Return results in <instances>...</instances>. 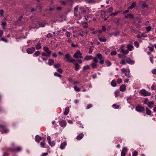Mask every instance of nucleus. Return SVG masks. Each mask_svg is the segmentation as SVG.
Wrapping results in <instances>:
<instances>
[{
  "instance_id": "nucleus-17",
  "label": "nucleus",
  "mask_w": 156,
  "mask_h": 156,
  "mask_svg": "<svg viewBox=\"0 0 156 156\" xmlns=\"http://www.w3.org/2000/svg\"><path fill=\"white\" fill-rule=\"evenodd\" d=\"M42 139L41 137L38 135H37L35 136V140L37 142H39Z\"/></svg>"
},
{
  "instance_id": "nucleus-27",
  "label": "nucleus",
  "mask_w": 156,
  "mask_h": 156,
  "mask_svg": "<svg viewBox=\"0 0 156 156\" xmlns=\"http://www.w3.org/2000/svg\"><path fill=\"white\" fill-rule=\"evenodd\" d=\"M41 54V52L39 51H36L33 54V56H38Z\"/></svg>"
},
{
  "instance_id": "nucleus-48",
  "label": "nucleus",
  "mask_w": 156,
  "mask_h": 156,
  "mask_svg": "<svg viewBox=\"0 0 156 156\" xmlns=\"http://www.w3.org/2000/svg\"><path fill=\"white\" fill-rule=\"evenodd\" d=\"M48 143L52 147L54 146L55 144V143L53 141L52 142H50V141H49Z\"/></svg>"
},
{
  "instance_id": "nucleus-37",
  "label": "nucleus",
  "mask_w": 156,
  "mask_h": 156,
  "mask_svg": "<svg viewBox=\"0 0 156 156\" xmlns=\"http://www.w3.org/2000/svg\"><path fill=\"white\" fill-rule=\"evenodd\" d=\"M54 75L56 76H57L60 78H61L62 77V75L57 72H55L54 73Z\"/></svg>"
},
{
  "instance_id": "nucleus-64",
  "label": "nucleus",
  "mask_w": 156,
  "mask_h": 156,
  "mask_svg": "<svg viewBox=\"0 0 156 156\" xmlns=\"http://www.w3.org/2000/svg\"><path fill=\"white\" fill-rule=\"evenodd\" d=\"M151 72L154 74H156V69H153L151 71Z\"/></svg>"
},
{
  "instance_id": "nucleus-6",
  "label": "nucleus",
  "mask_w": 156,
  "mask_h": 156,
  "mask_svg": "<svg viewBox=\"0 0 156 156\" xmlns=\"http://www.w3.org/2000/svg\"><path fill=\"white\" fill-rule=\"evenodd\" d=\"M35 47H32L30 48H28L26 49L27 52L29 54H32L35 51Z\"/></svg>"
},
{
  "instance_id": "nucleus-28",
  "label": "nucleus",
  "mask_w": 156,
  "mask_h": 156,
  "mask_svg": "<svg viewBox=\"0 0 156 156\" xmlns=\"http://www.w3.org/2000/svg\"><path fill=\"white\" fill-rule=\"evenodd\" d=\"M96 57L97 58H98L100 60H101L103 58V56L101 54H98L96 55Z\"/></svg>"
},
{
  "instance_id": "nucleus-20",
  "label": "nucleus",
  "mask_w": 156,
  "mask_h": 156,
  "mask_svg": "<svg viewBox=\"0 0 156 156\" xmlns=\"http://www.w3.org/2000/svg\"><path fill=\"white\" fill-rule=\"evenodd\" d=\"M125 76L128 78L130 77V74L129 69H128L127 71L125 73Z\"/></svg>"
},
{
  "instance_id": "nucleus-51",
  "label": "nucleus",
  "mask_w": 156,
  "mask_h": 156,
  "mask_svg": "<svg viewBox=\"0 0 156 156\" xmlns=\"http://www.w3.org/2000/svg\"><path fill=\"white\" fill-rule=\"evenodd\" d=\"M0 40H2V41H3L6 43L8 42V40L5 39V38L1 37L0 39Z\"/></svg>"
},
{
  "instance_id": "nucleus-61",
  "label": "nucleus",
  "mask_w": 156,
  "mask_h": 156,
  "mask_svg": "<svg viewBox=\"0 0 156 156\" xmlns=\"http://www.w3.org/2000/svg\"><path fill=\"white\" fill-rule=\"evenodd\" d=\"M138 154V153L137 152L135 151H134L133 154V156H137Z\"/></svg>"
},
{
  "instance_id": "nucleus-46",
  "label": "nucleus",
  "mask_w": 156,
  "mask_h": 156,
  "mask_svg": "<svg viewBox=\"0 0 156 156\" xmlns=\"http://www.w3.org/2000/svg\"><path fill=\"white\" fill-rule=\"evenodd\" d=\"M80 69V66L77 64L75 65V69L76 70H78Z\"/></svg>"
},
{
  "instance_id": "nucleus-21",
  "label": "nucleus",
  "mask_w": 156,
  "mask_h": 156,
  "mask_svg": "<svg viewBox=\"0 0 156 156\" xmlns=\"http://www.w3.org/2000/svg\"><path fill=\"white\" fill-rule=\"evenodd\" d=\"M67 143L66 142H63L60 145V148L61 149H63L66 145Z\"/></svg>"
},
{
  "instance_id": "nucleus-40",
  "label": "nucleus",
  "mask_w": 156,
  "mask_h": 156,
  "mask_svg": "<svg viewBox=\"0 0 156 156\" xmlns=\"http://www.w3.org/2000/svg\"><path fill=\"white\" fill-rule=\"evenodd\" d=\"M105 11H101V17L102 18H103L105 16Z\"/></svg>"
},
{
  "instance_id": "nucleus-35",
  "label": "nucleus",
  "mask_w": 156,
  "mask_h": 156,
  "mask_svg": "<svg viewBox=\"0 0 156 156\" xmlns=\"http://www.w3.org/2000/svg\"><path fill=\"white\" fill-rule=\"evenodd\" d=\"M105 63L108 66H110L111 65V62L109 60L106 61Z\"/></svg>"
},
{
  "instance_id": "nucleus-15",
  "label": "nucleus",
  "mask_w": 156,
  "mask_h": 156,
  "mask_svg": "<svg viewBox=\"0 0 156 156\" xmlns=\"http://www.w3.org/2000/svg\"><path fill=\"white\" fill-rule=\"evenodd\" d=\"M37 50L40 49L41 48V43L40 42L37 43L35 46Z\"/></svg>"
},
{
  "instance_id": "nucleus-47",
  "label": "nucleus",
  "mask_w": 156,
  "mask_h": 156,
  "mask_svg": "<svg viewBox=\"0 0 156 156\" xmlns=\"http://www.w3.org/2000/svg\"><path fill=\"white\" fill-rule=\"evenodd\" d=\"M53 37L51 33H50L47 34L46 37L48 38H50Z\"/></svg>"
},
{
  "instance_id": "nucleus-59",
  "label": "nucleus",
  "mask_w": 156,
  "mask_h": 156,
  "mask_svg": "<svg viewBox=\"0 0 156 156\" xmlns=\"http://www.w3.org/2000/svg\"><path fill=\"white\" fill-rule=\"evenodd\" d=\"M16 150L17 151H20L22 150V147H17Z\"/></svg>"
},
{
  "instance_id": "nucleus-9",
  "label": "nucleus",
  "mask_w": 156,
  "mask_h": 156,
  "mask_svg": "<svg viewBox=\"0 0 156 156\" xmlns=\"http://www.w3.org/2000/svg\"><path fill=\"white\" fill-rule=\"evenodd\" d=\"M59 124L62 127H64L66 126V123L65 121L63 119H60Z\"/></svg>"
},
{
  "instance_id": "nucleus-58",
  "label": "nucleus",
  "mask_w": 156,
  "mask_h": 156,
  "mask_svg": "<svg viewBox=\"0 0 156 156\" xmlns=\"http://www.w3.org/2000/svg\"><path fill=\"white\" fill-rule=\"evenodd\" d=\"M78 8V6H76L74 9V12H77Z\"/></svg>"
},
{
  "instance_id": "nucleus-19",
  "label": "nucleus",
  "mask_w": 156,
  "mask_h": 156,
  "mask_svg": "<svg viewBox=\"0 0 156 156\" xmlns=\"http://www.w3.org/2000/svg\"><path fill=\"white\" fill-rule=\"evenodd\" d=\"M83 136L84 135L83 133H80V134L77 136L76 139L78 140H80L83 138Z\"/></svg>"
},
{
  "instance_id": "nucleus-24",
  "label": "nucleus",
  "mask_w": 156,
  "mask_h": 156,
  "mask_svg": "<svg viewBox=\"0 0 156 156\" xmlns=\"http://www.w3.org/2000/svg\"><path fill=\"white\" fill-rule=\"evenodd\" d=\"M136 2H133L132 3V5L128 8V9H133L136 6Z\"/></svg>"
},
{
  "instance_id": "nucleus-50",
  "label": "nucleus",
  "mask_w": 156,
  "mask_h": 156,
  "mask_svg": "<svg viewBox=\"0 0 156 156\" xmlns=\"http://www.w3.org/2000/svg\"><path fill=\"white\" fill-rule=\"evenodd\" d=\"M46 144V143L44 142H41V146L42 147H44Z\"/></svg>"
},
{
  "instance_id": "nucleus-42",
  "label": "nucleus",
  "mask_w": 156,
  "mask_h": 156,
  "mask_svg": "<svg viewBox=\"0 0 156 156\" xmlns=\"http://www.w3.org/2000/svg\"><path fill=\"white\" fill-rule=\"evenodd\" d=\"M134 45L136 47L138 48L139 46V44L138 42L137 41H135L134 43Z\"/></svg>"
},
{
  "instance_id": "nucleus-29",
  "label": "nucleus",
  "mask_w": 156,
  "mask_h": 156,
  "mask_svg": "<svg viewBox=\"0 0 156 156\" xmlns=\"http://www.w3.org/2000/svg\"><path fill=\"white\" fill-rule=\"evenodd\" d=\"M54 63V61L52 59H50L48 60V63L50 66L53 65Z\"/></svg>"
},
{
  "instance_id": "nucleus-36",
  "label": "nucleus",
  "mask_w": 156,
  "mask_h": 156,
  "mask_svg": "<svg viewBox=\"0 0 156 156\" xmlns=\"http://www.w3.org/2000/svg\"><path fill=\"white\" fill-rule=\"evenodd\" d=\"M151 27L150 26L147 27H146V29L147 32L151 31Z\"/></svg>"
},
{
  "instance_id": "nucleus-57",
  "label": "nucleus",
  "mask_w": 156,
  "mask_h": 156,
  "mask_svg": "<svg viewBox=\"0 0 156 156\" xmlns=\"http://www.w3.org/2000/svg\"><path fill=\"white\" fill-rule=\"evenodd\" d=\"M80 9H81V11L83 13H86V11L85 9L83 7H81L80 8Z\"/></svg>"
},
{
  "instance_id": "nucleus-8",
  "label": "nucleus",
  "mask_w": 156,
  "mask_h": 156,
  "mask_svg": "<svg viewBox=\"0 0 156 156\" xmlns=\"http://www.w3.org/2000/svg\"><path fill=\"white\" fill-rule=\"evenodd\" d=\"M43 49L48 54V56H50V55L51 53V51L49 50L48 47L44 46L43 48Z\"/></svg>"
},
{
  "instance_id": "nucleus-22",
  "label": "nucleus",
  "mask_w": 156,
  "mask_h": 156,
  "mask_svg": "<svg viewBox=\"0 0 156 156\" xmlns=\"http://www.w3.org/2000/svg\"><path fill=\"white\" fill-rule=\"evenodd\" d=\"M67 61L69 62L73 63L75 65L77 64L76 61L74 59H72L71 60H67Z\"/></svg>"
},
{
  "instance_id": "nucleus-33",
  "label": "nucleus",
  "mask_w": 156,
  "mask_h": 156,
  "mask_svg": "<svg viewBox=\"0 0 156 156\" xmlns=\"http://www.w3.org/2000/svg\"><path fill=\"white\" fill-rule=\"evenodd\" d=\"M133 16L131 14H128L125 16V18H133Z\"/></svg>"
},
{
  "instance_id": "nucleus-38",
  "label": "nucleus",
  "mask_w": 156,
  "mask_h": 156,
  "mask_svg": "<svg viewBox=\"0 0 156 156\" xmlns=\"http://www.w3.org/2000/svg\"><path fill=\"white\" fill-rule=\"evenodd\" d=\"M65 35L67 37H70V33L68 31H66L65 34Z\"/></svg>"
},
{
  "instance_id": "nucleus-39",
  "label": "nucleus",
  "mask_w": 156,
  "mask_h": 156,
  "mask_svg": "<svg viewBox=\"0 0 156 156\" xmlns=\"http://www.w3.org/2000/svg\"><path fill=\"white\" fill-rule=\"evenodd\" d=\"M60 2L61 4L64 5H66L68 3L67 1H60Z\"/></svg>"
},
{
  "instance_id": "nucleus-16",
  "label": "nucleus",
  "mask_w": 156,
  "mask_h": 156,
  "mask_svg": "<svg viewBox=\"0 0 156 156\" xmlns=\"http://www.w3.org/2000/svg\"><path fill=\"white\" fill-rule=\"evenodd\" d=\"M120 90L121 91H124L126 90V86L124 84H122L120 87Z\"/></svg>"
},
{
  "instance_id": "nucleus-10",
  "label": "nucleus",
  "mask_w": 156,
  "mask_h": 156,
  "mask_svg": "<svg viewBox=\"0 0 156 156\" xmlns=\"http://www.w3.org/2000/svg\"><path fill=\"white\" fill-rule=\"evenodd\" d=\"M126 60L127 63L131 65L135 63L134 61L131 60L129 58H126Z\"/></svg>"
},
{
  "instance_id": "nucleus-18",
  "label": "nucleus",
  "mask_w": 156,
  "mask_h": 156,
  "mask_svg": "<svg viewBox=\"0 0 156 156\" xmlns=\"http://www.w3.org/2000/svg\"><path fill=\"white\" fill-rule=\"evenodd\" d=\"M70 57V55L69 54H67L65 55V58H64V59L66 58L67 59V60H71L72 59Z\"/></svg>"
},
{
  "instance_id": "nucleus-32",
  "label": "nucleus",
  "mask_w": 156,
  "mask_h": 156,
  "mask_svg": "<svg viewBox=\"0 0 156 156\" xmlns=\"http://www.w3.org/2000/svg\"><path fill=\"white\" fill-rule=\"evenodd\" d=\"M74 90L77 92H79L81 90V88H78L77 86H75L74 87Z\"/></svg>"
},
{
  "instance_id": "nucleus-31",
  "label": "nucleus",
  "mask_w": 156,
  "mask_h": 156,
  "mask_svg": "<svg viewBox=\"0 0 156 156\" xmlns=\"http://www.w3.org/2000/svg\"><path fill=\"white\" fill-rule=\"evenodd\" d=\"M111 85L113 87H115L116 86L117 84L116 83L115 81L113 80L111 82Z\"/></svg>"
},
{
  "instance_id": "nucleus-5",
  "label": "nucleus",
  "mask_w": 156,
  "mask_h": 156,
  "mask_svg": "<svg viewBox=\"0 0 156 156\" xmlns=\"http://www.w3.org/2000/svg\"><path fill=\"white\" fill-rule=\"evenodd\" d=\"M120 49L121 52L125 55H126L129 53V51L128 49L124 50V45H121L120 47Z\"/></svg>"
},
{
  "instance_id": "nucleus-41",
  "label": "nucleus",
  "mask_w": 156,
  "mask_h": 156,
  "mask_svg": "<svg viewBox=\"0 0 156 156\" xmlns=\"http://www.w3.org/2000/svg\"><path fill=\"white\" fill-rule=\"evenodd\" d=\"M118 12H112L110 16L112 17H114L118 13Z\"/></svg>"
},
{
  "instance_id": "nucleus-7",
  "label": "nucleus",
  "mask_w": 156,
  "mask_h": 156,
  "mask_svg": "<svg viewBox=\"0 0 156 156\" xmlns=\"http://www.w3.org/2000/svg\"><path fill=\"white\" fill-rule=\"evenodd\" d=\"M144 110V107L140 105L137 106L136 108V111L139 112H143Z\"/></svg>"
},
{
  "instance_id": "nucleus-55",
  "label": "nucleus",
  "mask_w": 156,
  "mask_h": 156,
  "mask_svg": "<svg viewBox=\"0 0 156 156\" xmlns=\"http://www.w3.org/2000/svg\"><path fill=\"white\" fill-rule=\"evenodd\" d=\"M117 52L116 51H113L111 52L110 54L112 55H114L116 54Z\"/></svg>"
},
{
  "instance_id": "nucleus-62",
  "label": "nucleus",
  "mask_w": 156,
  "mask_h": 156,
  "mask_svg": "<svg viewBox=\"0 0 156 156\" xmlns=\"http://www.w3.org/2000/svg\"><path fill=\"white\" fill-rule=\"evenodd\" d=\"M128 69H125V68H124L121 69V71H122V73H125V72H126V71H127V70Z\"/></svg>"
},
{
  "instance_id": "nucleus-53",
  "label": "nucleus",
  "mask_w": 156,
  "mask_h": 156,
  "mask_svg": "<svg viewBox=\"0 0 156 156\" xmlns=\"http://www.w3.org/2000/svg\"><path fill=\"white\" fill-rule=\"evenodd\" d=\"M119 34V32L118 31H116L115 32L113 33V35L115 37L117 36Z\"/></svg>"
},
{
  "instance_id": "nucleus-25",
  "label": "nucleus",
  "mask_w": 156,
  "mask_h": 156,
  "mask_svg": "<svg viewBox=\"0 0 156 156\" xmlns=\"http://www.w3.org/2000/svg\"><path fill=\"white\" fill-rule=\"evenodd\" d=\"M151 111L147 108H146V114L147 115H150L151 114Z\"/></svg>"
},
{
  "instance_id": "nucleus-1",
  "label": "nucleus",
  "mask_w": 156,
  "mask_h": 156,
  "mask_svg": "<svg viewBox=\"0 0 156 156\" xmlns=\"http://www.w3.org/2000/svg\"><path fill=\"white\" fill-rule=\"evenodd\" d=\"M98 61L96 58H94L93 59V62L91 64V67L93 69L96 68L98 66L97 63Z\"/></svg>"
},
{
  "instance_id": "nucleus-13",
  "label": "nucleus",
  "mask_w": 156,
  "mask_h": 156,
  "mask_svg": "<svg viewBox=\"0 0 156 156\" xmlns=\"http://www.w3.org/2000/svg\"><path fill=\"white\" fill-rule=\"evenodd\" d=\"M127 48L128 51H131L134 48L133 45L132 44H128Z\"/></svg>"
},
{
  "instance_id": "nucleus-45",
  "label": "nucleus",
  "mask_w": 156,
  "mask_h": 156,
  "mask_svg": "<svg viewBox=\"0 0 156 156\" xmlns=\"http://www.w3.org/2000/svg\"><path fill=\"white\" fill-rule=\"evenodd\" d=\"M120 64L122 65H126V62L125 60L124 59H122L121 60V62H120Z\"/></svg>"
},
{
  "instance_id": "nucleus-3",
  "label": "nucleus",
  "mask_w": 156,
  "mask_h": 156,
  "mask_svg": "<svg viewBox=\"0 0 156 156\" xmlns=\"http://www.w3.org/2000/svg\"><path fill=\"white\" fill-rule=\"evenodd\" d=\"M82 54L79 50H77L74 53L73 57L76 58H82Z\"/></svg>"
},
{
  "instance_id": "nucleus-14",
  "label": "nucleus",
  "mask_w": 156,
  "mask_h": 156,
  "mask_svg": "<svg viewBox=\"0 0 156 156\" xmlns=\"http://www.w3.org/2000/svg\"><path fill=\"white\" fill-rule=\"evenodd\" d=\"M154 103L152 101H150L147 104L148 107L150 108H152L154 107Z\"/></svg>"
},
{
  "instance_id": "nucleus-63",
  "label": "nucleus",
  "mask_w": 156,
  "mask_h": 156,
  "mask_svg": "<svg viewBox=\"0 0 156 156\" xmlns=\"http://www.w3.org/2000/svg\"><path fill=\"white\" fill-rule=\"evenodd\" d=\"M148 101L149 100L147 98H145V100L144 101V103L145 104H147Z\"/></svg>"
},
{
  "instance_id": "nucleus-52",
  "label": "nucleus",
  "mask_w": 156,
  "mask_h": 156,
  "mask_svg": "<svg viewBox=\"0 0 156 156\" xmlns=\"http://www.w3.org/2000/svg\"><path fill=\"white\" fill-rule=\"evenodd\" d=\"M90 69V67L89 66L87 65L83 67V70H86L87 69Z\"/></svg>"
},
{
  "instance_id": "nucleus-43",
  "label": "nucleus",
  "mask_w": 156,
  "mask_h": 156,
  "mask_svg": "<svg viewBox=\"0 0 156 156\" xmlns=\"http://www.w3.org/2000/svg\"><path fill=\"white\" fill-rule=\"evenodd\" d=\"M54 67L57 68H58V67L61 66V65L58 63H56L54 65Z\"/></svg>"
},
{
  "instance_id": "nucleus-34",
  "label": "nucleus",
  "mask_w": 156,
  "mask_h": 156,
  "mask_svg": "<svg viewBox=\"0 0 156 156\" xmlns=\"http://www.w3.org/2000/svg\"><path fill=\"white\" fill-rule=\"evenodd\" d=\"M119 107V105L116 104H114L112 105V107L114 109H118Z\"/></svg>"
},
{
  "instance_id": "nucleus-54",
  "label": "nucleus",
  "mask_w": 156,
  "mask_h": 156,
  "mask_svg": "<svg viewBox=\"0 0 156 156\" xmlns=\"http://www.w3.org/2000/svg\"><path fill=\"white\" fill-rule=\"evenodd\" d=\"M148 48H149V50L150 51H152L154 50V46L152 45V46L151 47L148 46Z\"/></svg>"
},
{
  "instance_id": "nucleus-44",
  "label": "nucleus",
  "mask_w": 156,
  "mask_h": 156,
  "mask_svg": "<svg viewBox=\"0 0 156 156\" xmlns=\"http://www.w3.org/2000/svg\"><path fill=\"white\" fill-rule=\"evenodd\" d=\"M119 92L118 90H116L115 92V94L116 97H118L119 94Z\"/></svg>"
},
{
  "instance_id": "nucleus-4",
  "label": "nucleus",
  "mask_w": 156,
  "mask_h": 156,
  "mask_svg": "<svg viewBox=\"0 0 156 156\" xmlns=\"http://www.w3.org/2000/svg\"><path fill=\"white\" fill-rule=\"evenodd\" d=\"M140 93L144 96H149L151 95V93L145 89H142L140 91Z\"/></svg>"
},
{
  "instance_id": "nucleus-12",
  "label": "nucleus",
  "mask_w": 156,
  "mask_h": 156,
  "mask_svg": "<svg viewBox=\"0 0 156 156\" xmlns=\"http://www.w3.org/2000/svg\"><path fill=\"white\" fill-rule=\"evenodd\" d=\"M140 5H141L142 7L144 8L146 7L147 6V5L145 1H140L139 2Z\"/></svg>"
},
{
  "instance_id": "nucleus-56",
  "label": "nucleus",
  "mask_w": 156,
  "mask_h": 156,
  "mask_svg": "<svg viewBox=\"0 0 156 156\" xmlns=\"http://www.w3.org/2000/svg\"><path fill=\"white\" fill-rule=\"evenodd\" d=\"M42 55L43 56H46V57H50V56H48V54L44 52H43L42 53Z\"/></svg>"
},
{
  "instance_id": "nucleus-11",
  "label": "nucleus",
  "mask_w": 156,
  "mask_h": 156,
  "mask_svg": "<svg viewBox=\"0 0 156 156\" xmlns=\"http://www.w3.org/2000/svg\"><path fill=\"white\" fill-rule=\"evenodd\" d=\"M127 151V149L126 147L123 148L121 152V156H125L126 154Z\"/></svg>"
},
{
  "instance_id": "nucleus-26",
  "label": "nucleus",
  "mask_w": 156,
  "mask_h": 156,
  "mask_svg": "<svg viewBox=\"0 0 156 156\" xmlns=\"http://www.w3.org/2000/svg\"><path fill=\"white\" fill-rule=\"evenodd\" d=\"M98 39L101 42H105L106 41V39L104 37H103L102 38L99 37Z\"/></svg>"
},
{
  "instance_id": "nucleus-60",
  "label": "nucleus",
  "mask_w": 156,
  "mask_h": 156,
  "mask_svg": "<svg viewBox=\"0 0 156 156\" xmlns=\"http://www.w3.org/2000/svg\"><path fill=\"white\" fill-rule=\"evenodd\" d=\"M92 106V105L91 104H88L86 108L87 109H88L90 108H91Z\"/></svg>"
},
{
  "instance_id": "nucleus-2",
  "label": "nucleus",
  "mask_w": 156,
  "mask_h": 156,
  "mask_svg": "<svg viewBox=\"0 0 156 156\" xmlns=\"http://www.w3.org/2000/svg\"><path fill=\"white\" fill-rule=\"evenodd\" d=\"M0 129H1L0 130L2 134H3L4 133H7L9 131V129L5 126L0 124Z\"/></svg>"
},
{
  "instance_id": "nucleus-30",
  "label": "nucleus",
  "mask_w": 156,
  "mask_h": 156,
  "mask_svg": "<svg viewBox=\"0 0 156 156\" xmlns=\"http://www.w3.org/2000/svg\"><path fill=\"white\" fill-rule=\"evenodd\" d=\"M93 58L94 59V58L92 57L89 56H87L84 58V59L86 60H90Z\"/></svg>"
},
{
  "instance_id": "nucleus-49",
  "label": "nucleus",
  "mask_w": 156,
  "mask_h": 156,
  "mask_svg": "<svg viewBox=\"0 0 156 156\" xmlns=\"http://www.w3.org/2000/svg\"><path fill=\"white\" fill-rule=\"evenodd\" d=\"M117 83L118 84H120L122 82V80L121 78H119L117 79Z\"/></svg>"
},
{
  "instance_id": "nucleus-23",
  "label": "nucleus",
  "mask_w": 156,
  "mask_h": 156,
  "mask_svg": "<svg viewBox=\"0 0 156 156\" xmlns=\"http://www.w3.org/2000/svg\"><path fill=\"white\" fill-rule=\"evenodd\" d=\"M69 112V108L68 107H66L65 109V110L64 112V114L65 115H67Z\"/></svg>"
}]
</instances>
